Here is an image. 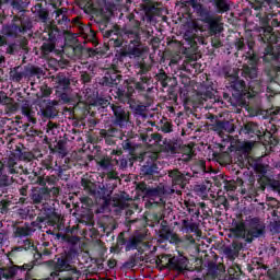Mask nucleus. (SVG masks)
Here are the masks:
<instances>
[{
  "mask_svg": "<svg viewBox=\"0 0 280 280\" xmlns=\"http://www.w3.org/2000/svg\"><path fill=\"white\" fill-rule=\"evenodd\" d=\"M141 27V22L139 20L129 21L122 28L121 32L128 38H133L130 40V45L120 50V58H141L142 54H147L148 47L141 46V36L139 34V28Z\"/></svg>",
  "mask_w": 280,
  "mask_h": 280,
  "instance_id": "obj_1",
  "label": "nucleus"
},
{
  "mask_svg": "<svg viewBox=\"0 0 280 280\" xmlns=\"http://www.w3.org/2000/svg\"><path fill=\"white\" fill-rule=\"evenodd\" d=\"M199 21L208 25V31L210 36H218V34H222L224 32V22L222 15H214L206 9L201 13L198 14Z\"/></svg>",
  "mask_w": 280,
  "mask_h": 280,
  "instance_id": "obj_2",
  "label": "nucleus"
},
{
  "mask_svg": "<svg viewBox=\"0 0 280 280\" xmlns=\"http://www.w3.org/2000/svg\"><path fill=\"white\" fill-rule=\"evenodd\" d=\"M139 148H141V144H137L135 142H132V140L127 139L122 142V150H126L129 154H130V165H132V161H140L143 162V160L145 159V156H148L149 159H153L155 161L156 159V153L154 152H141V153H137V150H139Z\"/></svg>",
  "mask_w": 280,
  "mask_h": 280,
  "instance_id": "obj_3",
  "label": "nucleus"
},
{
  "mask_svg": "<svg viewBox=\"0 0 280 280\" xmlns=\"http://www.w3.org/2000/svg\"><path fill=\"white\" fill-rule=\"evenodd\" d=\"M110 108L114 113V124L119 128H126L128 124H132L130 112L119 104H112Z\"/></svg>",
  "mask_w": 280,
  "mask_h": 280,
  "instance_id": "obj_4",
  "label": "nucleus"
},
{
  "mask_svg": "<svg viewBox=\"0 0 280 280\" xmlns=\"http://www.w3.org/2000/svg\"><path fill=\"white\" fill-rule=\"evenodd\" d=\"M5 36H13L18 38L20 34H25L28 30H32V20L20 18V25L11 24L4 28Z\"/></svg>",
  "mask_w": 280,
  "mask_h": 280,
  "instance_id": "obj_5",
  "label": "nucleus"
},
{
  "mask_svg": "<svg viewBox=\"0 0 280 280\" xmlns=\"http://www.w3.org/2000/svg\"><path fill=\"white\" fill-rule=\"evenodd\" d=\"M95 161L103 174H106V176H117V170L108 155L96 156Z\"/></svg>",
  "mask_w": 280,
  "mask_h": 280,
  "instance_id": "obj_6",
  "label": "nucleus"
},
{
  "mask_svg": "<svg viewBox=\"0 0 280 280\" xmlns=\"http://www.w3.org/2000/svg\"><path fill=\"white\" fill-rule=\"evenodd\" d=\"M232 233H234V235H236V237H242L243 240H246L248 242V241H250L248 238V235H250V237H259V235H261V233H264V231L258 228L256 231L250 230L248 232V234H246V225L244 224V222H238L232 229Z\"/></svg>",
  "mask_w": 280,
  "mask_h": 280,
  "instance_id": "obj_7",
  "label": "nucleus"
},
{
  "mask_svg": "<svg viewBox=\"0 0 280 280\" xmlns=\"http://www.w3.org/2000/svg\"><path fill=\"white\" fill-rule=\"evenodd\" d=\"M229 89L234 95H236V97H238V100H246V93H244V89H246V81L240 79V74L237 78L232 79Z\"/></svg>",
  "mask_w": 280,
  "mask_h": 280,
  "instance_id": "obj_8",
  "label": "nucleus"
},
{
  "mask_svg": "<svg viewBox=\"0 0 280 280\" xmlns=\"http://www.w3.org/2000/svg\"><path fill=\"white\" fill-rule=\"evenodd\" d=\"M212 130L218 132V135H223V132H228L229 135L235 132V124L231 120H215L212 124Z\"/></svg>",
  "mask_w": 280,
  "mask_h": 280,
  "instance_id": "obj_9",
  "label": "nucleus"
},
{
  "mask_svg": "<svg viewBox=\"0 0 280 280\" xmlns=\"http://www.w3.org/2000/svg\"><path fill=\"white\" fill-rule=\"evenodd\" d=\"M133 118H135V126L138 129V132H152L151 127L156 126V122L150 120L148 116H138Z\"/></svg>",
  "mask_w": 280,
  "mask_h": 280,
  "instance_id": "obj_10",
  "label": "nucleus"
},
{
  "mask_svg": "<svg viewBox=\"0 0 280 280\" xmlns=\"http://www.w3.org/2000/svg\"><path fill=\"white\" fill-rule=\"evenodd\" d=\"M262 60L265 62H279L280 60V45H267L264 51Z\"/></svg>",
  "mask_w": 280,
  "mask_h": 280,
  "instance_id": "obj_11",
  "label": "nucleus"
},
{
  "mask_svg": "<svg viewBox=\"0 0 280 280\" xmlns=\"http://www.w3.org/2000/svg\"><path fill=\"white\" fill-rule=\"evenodd\" d=\"M52 80H55L57 89L60 91L65 93L71 91V82H73V79L67 77V74L59 72L56 77H52Z\"/></svg>",
  "mask_w": 280,
  "mask_h": 280,
  "instance_id": "obj_12",
  "label": "nucleus"
},
{
  "mask_svg": "<svg viewBox=\"0 0 280 280\" xmlns=\"http://www.w3.org/2000/svg\"><path fill=\"white\" fill-rule=\"evenodd\" d=\"M242 131L245 135H248V137H256L258 141H261V139L264 138V136H261V130L259 129V125L257 122H245L242 128Z\"/></svg>",
  "mask_w": 280,
  "mask_h": 280,
  "instance_id": "obj_13",
  "label": "nucleus"
},
{
  "mask_svg": "<svg viewBox=\"0 0 280 280\" xmlns=\"http://www.w3.org/2000/svg\"><path fill=\"white\" fill-rule=\"evenodd\" d=\"M46 106L42 109L43 117H46V119H54V117H58V109L56 106H58L59 102L54 100H47Z\"/></svg>",
  "mask_w": 280,
  "mask_h": 280,
  "instance_id": "obj_14",
  "label": "nucleus"
},
{
  "mask_svg": "<svg viewBox=\"0 0 280 280\" xmlns=\"http://www.w3.org/2000/svg\"><path fill=\"white\" fill-rule=\"evenodd\" d=\"M241 75L245 80H257L259 77V68L257 66H248V63H244L241 69Z\"/></svg>",
  "mask_w": 280,
  "mask_h": 280,
  "instance_id": "obj_15",
  "label": "nucleus"
},
{
  "mask_svg": "<svg viewBox=\"0 0 280 280\" xmlns=\"http://www.w3.org/2000/svg\"><path fill=\"white\" fill-rule=\"evenodd\" d=\"M49 150L52 154H59L61 159H65V156L69 154V150L67 149V140H59L54 142V144H49Z\"/></svg>",
  "mask_w": 280,
  "mask_h": 280,
  "instance_id": "obj_16",
  "label": "nucleus"
},
{
  "mask_svg": "<svg viewBox=\"0 0 280 280\" xmlns=\"http://www.w3.org/2000/svg\"><path fill=\"white\" fill-rule=\"evenodd\" d=\"M164 144L161 145V152H167L168 154H178L180 150V142L178 140H164Z\"/></svg>",
  "mask_w": 280,
  "mask_h": 280,
  "instance_id": "obj_17",
  "label": "nucleus"
},
{
  "mask_svg": "<svg viewBox=\"0 0 280 280\" xmlns=\"http://www.w3.org/2000/svg\"><path fill=\"white\" fill-rule=\"evenodd\" d=\"M223 100H225L228 104H231V106H240L241 108H244V106H246V98H238L237 94H234L233 92H224Z\"/></svg>",
  "mask_w": 280,
  "mask_h": 280,
  "instance_id": "obj_18",
  "label": "nucleus"
},
{
  "mask_svg": "<svg viewBox=\"0 0 280 280\" xmlns=\"http://www.w3.org/2000/svg\"><path fill=\"white\" fill-rule=\"evenodd\" d=\"M31 12H33L42 23H47V21H49V10L45 9L42 3L35 4L31 9Z\"/></svg>",
  "mask_w": 280,
  "mask_h": 280,
  "instance_id": "obj_19",
  "label": "nucleus"
},
{
  "mask_svg": "<svg viewBox=\"0 0 280 280\" xmlns=\"http://www.w3.org/2000/svg\"><path fill=\"white\" fill-rule=\"evenodd\" d=\"M84 51V46L81 44L78 45H68L66 46V52L68 54L69 58H73L74 60H80L82 58V54Z\"/></svg>",
  "mask_w": 280,
  "mask_h": 280,
  "instance_id": "obj_20",
  "label": "nucleus"
},
{
  "mask_svg": "<svg viewBox=\"0 0 280 280\" xmlns=\"http://www.w3.org/2000/svg\"><path fill=\"white\" fill-rule=\"evenodd\" d=\"M272 26H270V20L265 18L261 20V26L257 28L259 34H262V40H270V36H272Z\"/></svg>",
  "mask_w": 280,
  "mask_h": 280,
  "instance_id": "obj_21",
  "label": "nucleus"
},
{
  "mask_svg": "<svg viewBox=\"0 0 280 280\" xmlns=\"http://www.w3.org/2000/svg\"><path fill=\"white\" fill-rule=\"evenodd\" d=\"M32 268H34L33 265H23L22 267H13L11 269H0V277H2V279H12V277H14V275H16V269L18 270H32Z\"/></svg>",
  "mask_w": 280,
  "mask_h": 280,
  "instance_id": "obj_22",
  "label": "nucleus"
},
{
  "mask_svg": "<svg viewBox=\"0 0 280 280\" xmlns=\"http://www.w3.org/2000/svg\"><path fill=\"white\" fill-rule=\"evenodd\" d=\"M208 1L209 3H212V5H214L219 14H224V12H229V10H231V3H229V0H208Z\"/></svg>",
  "mask_w": 280,
  "mask_h": 280,
  "instance_id": "obj_23",
  "label": "nucleus"
},
{
  "mask_svg": "<svg viewBox=\"0 0 280 280\" xmlns=\"http://www.w3.org/2000/svg\"><path fill=\"white\" fill-rule=\"evenodd\" d=\"M59 39H60V30L58 28V26H49L48 34L46 37H44V40L58 45Z\"/></svg>",
  "mask_w": 280,
  "mask_h": 280,
  "instance_id": "obj_24",
  "label": "nucleus"
},
{
  "mask_svg": "<svg viewBox=\"0 0 280 280\" xmlns=\"http://www.w3.org/2000/svg\"><path fill=\"white\" fill-rule=\"evenodd\" d=\"M160 237L161 240H166L167 242H171V244H178V242H180L178 235L167 229H164L160 232Z\"/></svg>",
  "mask_w": 280,
  "mask_h": 280,
  "instance_id": "obj_25",
  "label": "nucleus"
},
{
  "mask_svg": "<svg viewBox=\"0 0 280 280\" xmlns=\"http://www.w3.org/2000/svg\"><path fill=\"white\" fill-rule=\"evenodd\" d=\"M13 156L19 161H25V163H30L34 160V154H32L31 152H23L19 147H16V149L14 150Z\"/></svg>",
  "mask_w": 280,
  "mask_h": 280,
  "instance_id": "obj_26",
  "label": "nucleus"
},
{
  "mask_svg": "<svg viewBox=\"0 0 280 280\" xmlns=\"http://www.w3.org/2000/svg\"><path fill=\"white\" fill-rule=\"evenodd\" d=\"M43 58H48L49 54H54L56 50V44L44 39L43 45L39 48Z\"/></svg>",
  "mask_w": 280,
  "mask_h": 280,
  "instance_id": "obj_27",
  "label": "nucleus"
},
{
  "mask_svg": "<svg viewBox=\"0 0 280 280\" xmlns=\"http://www.w3.org/2000/svg\"><path fill=\"white\" fill-rule=\"evenodd\" d=\"M101 32H103L104 38H110V36H117L119 32H121V28H119V25L115 24L113 28L106 31V22L100 25Z\"/></svg>",
  "mask_w": 280,
  "mask_h": 280,
  "instance_id": "obj_28",
  "label": "nucleus"
},
{
  "mask_svg": "<svg viewBox=\"0 0 280 280\" xmlns=\"http://www.w3.org/2000/svg\"><path fill=\"white\" fill-rule=\"evenodd\" d=\"M156 82H160L163 89H167L170 86V82H172V78L165 73V70H160V72L155 75Z\"/></svg>",
  "mask_w": 280,
  "mask_h": 280,
  "instance_id": "obj_29",
  "label": "nucleus"
},
{
  "mask_svg": "<svg viewBox=\"0 0 280 280\" xmlns=\"http://www.w3.org/2000/svg\"><path fill=\"white\" fill-rule=\"evenodd\" d=\"M22 115H25L33 124H36V118L32 117V105L30 101H23L21 106Z\"/></svg>",
  "mask_w": 280,
  "mask_h": 280,
  "instance_id": "obj_30",
  "label": "nucleus"
},
{
  "mask_svg": "<svg viewBox=\"0 0 280 280\" xmlns=\"http://www.w3.org/2000/svg\"><path fill=\"white\" fill-rule=\"evenodd\" d=\"M185 3L187 5H191L197 14V16H199V14H201L202 12H205L207 10V7H205L202 3H200V1L198 0H186Z\"/></svg>",
  "mask_w": 280,
  "mask_h": 280,
  "instance_id": "obj_31",
  "label": "nucleus"
},
{
  "mask_svg": "<svg viewBox=\"0 0 280 280\" xmlns=\"http://www.w3.org/2000/svg\"><path fill=\"white\" fill-rule=\"evenodd\" d=\"M245 60H248L249 67H257L259 65V57L255 54V50H249L245 54Z\"/></svg>",
  "mask_w": 280,
  "mask_h": 280,
  "instance_id": "obj_32",
  "label": "nucleus"
},
{
  "mask_svg": "<svg viewBox=\"0 0 280 280\" xmlns=\"http://www.w3.org/2000/svg\"><path fill=\"white\" fill-rule=\"evenodd\" d=\"M222 73L223 75H225L226 78H230L231 80H233L234 78H237L238 73H240V69H234L231 66H224L222 68Z\"/></svg>",
  "mask_w": 280,
  "mask_h": 280,
  "instance_id": "obj_33",
  "label": "nucleus"
},
{
  "mask_svg": "<svg viewBox=\"0 0 280 280\" xmlns=\"http://www.w3.org/2000/svg\"><path fill=\"white\" fill-rule=\"evenodd\" d=\"M133 117H148V106L139 103L137 107L132 109Z\"/></svg>",
  "mask_w": 280,
  "mask_h": 280,
  "instance_id": "obj_34",
  "label": "nucleus"
},
{
  "mask_svg": "<svg viewBox=\"0 0 280 280\" xmlns=\"http://www.w3.org/2000/svg\"><path fill=\"white\" fill-rule=\"evenodd\" d=\"M56 270H59V272H63L65 270H71V266H69V262L65 257L58 258L55 265Z\"/></svg>",
  "mask_w": 280,
  "mask_h": 280,
  "instance_id": "obj_35",
  "label": "nucleus"
},
{
  "mask_svg": "<svg viewBox=\"0 0 280 280\" xmlns=\"http://www.w3.org/2000/svg\"><path fill=\"white\" fill-rule=\"evenodd\" d=\"M101 86H117V81L110 78V73H107L105 77L98 80Z\"/></svg>",
  "mask_w": 280,
  "mask_h": 280,
  "instance_id": "obj_36",
  "label": "nucleus"
},
{
  "mask_svg": "<svg viewBox=\"0 0 280 280\" xmlns=\"http://www.w3.org/2000/svg\"><path fill=\"white\" fill-rule=\"evenodd\" d=\"M142 173L144 176H154V174H159V167L156 164H153L151 166L144 165L142 166Z\"/></svg>",
  "mask_w": 280,
  "mask_h": 280,
  "instance_id": "obj_37",
  "label": "nucleus"
},
{
  "mask_svg": "<svg viewBox=\"0 0 280 280\" xmlns=\"http://www.w3.org/2000/svg\"><path fill=\"white\" fill-rule=\"evenodd\" d=\"M25 77V72L19 71V68H14L10 71V78L13 80V82H21L23 78Z\"/></svg>",
  "mask_w": 280,
  "mask_h": 280,
  "instance_id": "obj_38",
  "label": "nucleus"
},
{
  "mask_svg": "<svg viewBox=\"0 0 280 280\" xmlns=\"http://www.w3.org/2000/svg\"><path fill=\"white\" fill-rule=\"evenodd\" d=\"M138 65L140 69L138 75H145V73L150 72L152 69V66L147 63L145 60H141Z\"/></svg>",
  "mask_w": 280,
  "mask_h": 280,
  "instance_id": "obj_39",
  "label": "nucleus"
},
{
  "mask_svg": "<svg viewBox=\"0 0 280 280\" xmlns=\"http://www.w3.org/2000/svg\"><path fill=\"white\" fill-rule=\"evenodd\" d=\"M139 244H141V237L139 236L132 237L131 240L128 241L126 245V250H135V248H137Z\"/></svg>",
  "mask_w": 280,
  "mask_h": 280,
  "instance_id": "obj_40",
  "label": "nucleus"
},
{
  "mask_svg": "<svg viewBox=\"0 0 280 280\" xmlns=\"http://www.w3.org/2000/svg\"><path fill=\"white\" fill-rule=\"evenodd\" d=\"M148 196L150 198V200H152V202H156V205H159V202H161V191H159L158 189H151L148 191Z\"/></svg>",
  "mask_w": 280,
  "mask_h": 280,
  "instance_id": "obj_41",
  "label": "nucleus"
},
{
  "mask_svg": "<svg viewBox=\"0 0 280 280\" xmlns=\"http://www.w3.org/2000/svg\"><path fill=\"white\" fill-rule=\"evenodd\" d=\"M63 36L66 40V47H68V45H75V43H78L75 35L71 34L69 31H65Z\"/></svg>",
  "mask_w": 280,
  "mask_h": 280,
  "instance_id": "obj_42",
  "label": "nucleus"
},
{
  "mask_svg": "<svg viewBox=\"0 0 280 280\" xmlns=\"http://www.w3.org/2000/svg\"><path fill=\"white\" fill-rule=\"evenodd\" d=\"M116 97L119 100V102H122V104H126V101L130 97L128 92L124 91L122 89L118 88L116 91Z\"/></svg>",
  "mask_w": 280,
  "mask_h": 280,
  "instance_id": "obj_43",
  "label": "nucleus"
},
{
  "mask_svg": "<svg viewBox=\"0 0 280 280\" xmlns=\"http://www.w3.org/2000/svg\"><path fill=\"white\" fill-rule=\"evenodd\" d=\"M109 38H110L109 43L114 47H121V45H124V39L119 37V34L117 35L113 34Z\"/></svg>",
  "mask_w": 280,
  "mask_h": 280,
  "instance_id": "obj_44",
  "label": "nucleus"
},
{
  "mask_svg": "<svg viewBox=\"0 0 280 280\" xmlns=\"http://www.w3.org/2000/svg\"><path fill=\"white\" fill-rule=\"evenodd\" d=\"M112 105L113 104H110V102L104 97H97L93 103V106H101V108H106L107 106Z\"/></svg>",
  "mask_w": 280,
  "mask_h": 280,
  "instance_id": "obj_45",
  "label": "nucleus"
},
{
  "mask_svg": "<svg viewBox=\"0 0 280 280\" xmlns=\"http://www.w3.org/2000/svg\"><path fill=\"white\" fill-rule=\"evenodd\" d=\"M279 66L271 67L267 69V75L270 78V80H273V82L277 81V75L279 73Z\"/></svg>",
  "mask_w": 280,
  "mask_h": 280,
  "instance_id": "obj_46",
  "label": "nucleus"
},
{
  "mask_svg": "<svg viewBox=\"0 0 280 280\" xmlns=\"http://www.w3.org/2000/svg\"><path fill=\"white\" fill-rule=\"evenodd\" d=\"M255 171L258 174H268L270 172V165L258 163L255 165Z\"/></svg>",
  "mask_w": 280,
  "mask_h": 280,
  "instance_id": "obj_47",
  "label": "nucleus"
},
{
  "mask_svg": "<svg viewBox=\"0 0 280 280\" xmlns=\"http://www.w3.org/2000/svg\"><path fill=\"white\" fill-rule=\"evenodd\" d=\"M28 75H43V68L32 66L31 68L27 69Z\"/></svg>",
  "mask_w": 280,
  "mask_h": 280,
  "instance_id": "obj_48",
  "label": "nucleus"
},
{
  "mask_svg": "<svg viewBox=\"0 0 280 280\" xmlns=\"http://www.w3.org/2000/svg\"><path fill=\"white\" fill-rule=\"evenodd\" d=\"M234 46L237 51H244V49H246V43H244V37L236 38V40L234 42Z\"/></svg>",
  "mask_w": 280,
  "mask_h": 280,
  "instance_id": "obj_49",
  "label": "nucleus"
},
{
  "mask_svg": "<svg viewBox=\"0 0 280 280\" xmlns=\"http://www.w3.org/2000/svg\"><path fill=\"white\" fill-rule=\"evenodd\" d=\"M125 104H128L130 110L135 109L136 107L139 106V104H141V102H137L135 98H132V96H129L127 100H126V103Z\"/></svg>",
  "mask_w": 280,
  "mask_h": 280,
  "instance_id": "obj_50",
  "label": "nucleus"
},
{
  "mask_svg": "<svg viewBox=\"0 0 280 280\" xmlns=\"http://www.w3.org/2000/svg\"><path fill=\"white\" fill-rule=\"evenodd\" d=\"M12 98L8 96V94H5V92L0 91V105L3 104L5 106V104H11Z\"/></svg>",
  "mask_w": 280,
  "mask_h": 280,
  "instance_id": "obj_51",
  "label": "nucleus"
},
{
  "mask_svg": "<svg viewBox=\"0 0 280 280\" xmlns=\"http://www.w3.org/2000/svg\"><path fill=\"white\" fill-rule=\"evenodd\" d=\"M80 75H81V82L83 84H89L92 80V77L86 71H81Z\"/></svg>",
  "mask_w": 280,
  "mask_h": 280,
  "instance_id": "obj_52",
  "label": "nucleus"
},
{
  "mask_svg": "<svg viewBox=\"0 0 280 280\" xmlns=\"http://www.w3.org/2000/svg\"><path fill=\"white\" fill-rule=\"evenodd\" d=\"M42 97H49L51 95V88L49 85L44 84L40 86Z\"/></svg>",
  "mask_w": 280,
  "mask_h": 280,
  "instance_id": "obj_53",
  "label": "nucleus"
},
{
  "mask_svg": "<svg viewBox=\"0 0 280 280\" xmlns=\"http://www.w3.org/2000/svg\"><path fill=\"white\" fill-rule=\"evenodd\" d=\"M14 10H23V0H11L8 2Z\"/></svg>",
  "mask_w": 280,
  "mask_h": 280,
  "instance_id": "obj_54",
  "label": "nucleus"
},
{
  "mask_svg": "<svg viewBox=\"0 0 280 280\" xmlns=\"http://www.w3.org/2000/svg\"><path fill=\"white\" fill-rule=\"evenodd\" d=\"M150 138L152 139V141H154L155 145H159V143L163 141V135L159 132L151 133Z\"/></svg>",
  "mask_w": 280,
  "mask_h": 280,
  "instance_id": "obj_55",
  "label": "nucleus"
},
{
  "mask_svg": "<svg viewBox=\"0 0 280 280\" xmlns=\"http://www.w3.org/2000/svg\"><path fill=\"white\" fill-rule=\"evenodd\" d=\"M15 51H19V45L16 43L10 44L7 48V54L14 56Z\"/></svg>",
  "mask_w": 280,
  "mask_h": 280,
  "instance_id": "obj_56",
  "label": "nucleus"
},
{
  "mask_svg": "<svg viewBox=\"0 0 280 280\" xmlns=\"http://www.w3.org/2000/svg\"><path fill=\"white\" fill-rule=\"evenodd\" d=\"M196 191L197 194H207V191H209V189H211V186L209 185H198L196 186Z\"/></svg>",
  "mask_w": 280,
  "mask_h": 280,
  "instance_id": "obj_57",
  "label": "nucleus"
},
{
  "mask_svg": "<svg viewBox=\"0 0 280 280\" xmlns=\"http://www.w3.org/2000/svg\"><path fill=\"white\" fill-rule=\"evenodd\" d=\"M257 142V140L252 141V142H245L243 144V151L246 152L248 154V152H250V150H253V148H255V143Z\"/></svg>",
  "mask_w": 280,
  "mask_h": 280,
  "instance_id": "obj_58",
  "label": "nucleus"
},
{
  "mask_svg": "<svg viewBox=\"0 0 280 280\" xmlns=\"http://www.w3.org/2000/svg\"><path fill=\"white\" fill-rule=\"evenodd\" d=\"M4 106H8L11 113H16V110H19V103H14V98H12L11 103L4 104Z\"/></svg>",
  "mask_w": 280,
  "mask_h": 280,
  "instance_id": "obj_59",
  "label": "nucleus"
},
{
  "mask_svg": "<svg viewBox=\"0 0 280 280\" xmlns=\"http://www.w3.org/2000/svg\"><path fill=\"white\" fill-rule=\"evenodd\" d=\"M19 48H20V49H23L24 54H28L30 48H27V39H26V38H23V39L20 42Z\"/></svg>",
  "mask_w": 280,
  "mask_h": 280,
  "instance_id": "obj_60",
  "label": "nucleus"
},
{
  "mask_svg": "<svg viewBox=\"0 0 280 280\" xmlns=\"http://www.w3.org/2000/svg\"><path fill=\"white\" fill-rule=\"evenodd\" d=\"M68 92H62L60 95H59V100H61V102L63 104H69V102H71V97H69V94H67Z\"/></svg>",
  "mask_w": 280,
  "mask_h": 280,
  "instance_id": "obj_61",
  "label": "nucleus"
},
{
  "mask_svg": "<svg viewBox=\"0 0 280 280\" xmlns=\"http://www.w3.org/2000/svg\"><path fill=\"white\" fill-rule=\"evenodd\" d=\"M82 183L86 189H90V191H92V194H95V184H93L91 182H85L84 179H82Z\"/></svg>",
  "mask_w": 280,
  "mask_h": 280,
  "instance_id": "obj_62",
  "label": "nucleus"
},
{
  "mask_svg": "<svg viewBox=\"0 0 280 280\" xmlns=\"http://www.w3.org/2000/svg\"><path fill=\"white\" fill-rule=\"evenodd\" d=\"M161 130L162 132H165V133H168V132H172V125L171 122H164L162 126H161Z\"/></svg>",
  "mask_w": 280,
  "mask_h": 280,
  "instance_id": "obj_63",
  "label": "nucleus"
},
{
  "mask_svg": "<svg viewBox=\"0 0 280 280\" xmlns=\"http://www.w3.org/2000/svg\"><path fill=\"white\" fill-rule=\"evenodd\" d=\"M257 3H268L269 5H279V0H255Z\"/></svg>",
  "mask_w": 280,
  "mask_h": 280,
  "instance_id": "obj_64",
  "label": "nucleus"
}]
</instances>
